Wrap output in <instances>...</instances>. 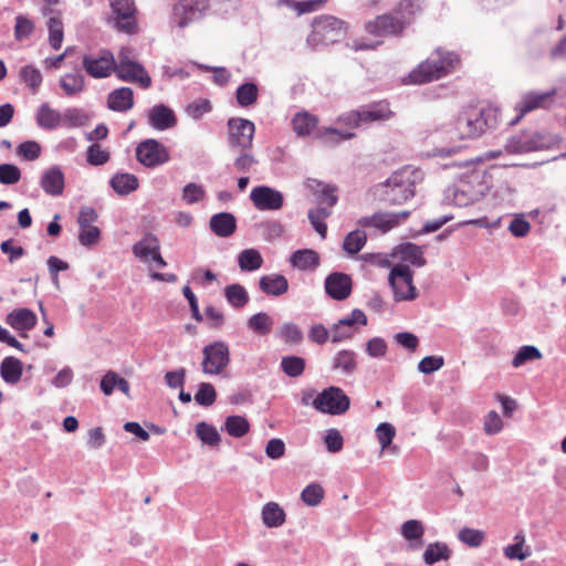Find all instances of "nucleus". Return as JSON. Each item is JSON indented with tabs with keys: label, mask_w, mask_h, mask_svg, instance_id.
I'll use <instances>...</instances> for the list:
<instances>
[{
	"label": "nucleus",
	"mask_w": 566,
	"mask_h": 566,
	"mask_svg": "<svg viewBox=\"0 0 566 566\" xmlns=\"http://www.w3.org/2000/svg\"><path fill=\"white\" fill-rule=\"evenodd\" d=\"M499 109L493 106L469 105L463 107L454 120L446 126L441 134H447L450 142L480 137L486 129L497 126Z\"/></svg>",
	"instance_id": "f257e3e1"
},
{
	"label": "nucleus",
	"mask_w": 566,
	"mask_h": 566,
	"mask_svg": "<svg viewBox=\"0 0 566 566\" xmlns=\"http://www.w3.org/2000/svg\"><path fill=\"white\" fill-rule=\"evenodd\" d=\"M424 0H401L394 12L366 23V31L376 36L400 35L412 17L422 9Z\"/></svg>",
	"instance_id": "f03ea898"
},
{
	"label": "nucleus",
	"mask_w": 566,
	"mask_h": 566,
	"mask_svg": "<svg viewBox=\"0 0 566 566\" xmlns=\"http://www.w3.org/2000/svg\"><path fill=\"white\" fill-rule=\"evenodd\" d=\"M459 62L457 53L438 48L426 61L410 72V81L413 84H424L439 80L452 73Z\"/></svg>",
	"instance_id": "7ed1b4c3"
},
{
	"label": "nucleus",
	"mask_w": 566,
	"mask_h": 566,
	"mask_svg": "<svg viewBox=\"0 0 566 566\" xmlns=\"http://www.w3.org/2000/svg\"><path fill=\"white\" fill-rule=\"evenodd\" d=\"M418 172L410 167L395 171L381 185V199L389 205H402L415 196Z\"/></svg>",
	"instance_id": "20e7f679"
},
{
	"label": "nucleus",
	"mask_w": 566,
	"mask_h": 566,
	"mask_svg": "<svg viewBox=\"0 0 566 566\" xmlns=\"http://www.w3.org/2000/svg\"><path fill=\"white\" fill-rule=\"evenodd\" d=\"M488 185L484 181V174L474 171L449 188L452 195V202L458 207H468L481 200L486 191Z\"/></svg>",
	"instance_id": "39448f33"
},
{
	"label": "nucleus",
	"mask_w": 566,
	"mask_h": 566,
	"mask_svg": "<svg viewBox=\"0 0 566 566\" xmlns=\"http://www.w3.org/2000/svg\"><path fill=\"white\" fill-rule=\"evenodd\" d=\"M559 142L558 136L548 133L521 132L507 139L505 148L509 153L525 154L554 148Z\"/></svg>",
	"instance_id": "423d86ee"
},
{
	"label": "nucleus",
	"mask_w": 566,
	"mask_h": 566,
	"mask_svg": "<svg viewBox=\"0 0 566 566\" xmlns=\"http://www.w3.org/2000/svg\"><path fill=\"white\" fill-rule=\"evenodd\" d=\"M345 35L344 22L332 15H322L314 20L313 30L307 36L312 49L339 42Z\"/></svg>",
	"instance_id": "0eeeda50"
},
{
	"label": "nucleus",
	"mask_w": 566,
	"mask_h": 566,
	"mask_svg": "<svg viewBox=\"0 0 566 566\" xmlns=\"http://www.w3.org/2000/svg\"><path fill=\"white\" fill-rule=\"evenodd\" d=\"M311 405L322 413L339 416L349 409L350 399L342 388L331 386L323 389Z\"/></svg>",
	"instance_id": "6e6552de"
},
{
	"label": "nucleus",
	"mask_w": 566,
	"mask_h": 566,
	"mask_svg": "<svg viewBox=\"0 0 566 566\" xmlns=\"http://www.w3.org/2000/svg\"><path fill=\"white\" fill-rule=\"evenodd\" d=\"M202 355L201 368L206 375H220L230 363L229 347L222 340L206 345L202 349Z\"/></svg>",
	"instance_id": "1a4fd4ad"
},
{
	"label": "nucleus",
	"mask_w": 566,
	"mask_h": 566,
	"mask_svg": "<svg viewBox=\"0 0 566 566\" xmlns=\"http://www.w3.org/2000/svg\"><path fill=\"white\" fill-rule=\"evenodd\" d=\"M255 133L253 122L244 118L228 120V145L231 150H250Z\"/></svg>",
	"instance_id": "9d476101"
},
{
	"label": "nucleus",
	"mask_w": 566,
	"mask_h": 566,
	"mask_svg": "<svg viewBox=\"0 0 566 566\" xmlns=\"http://www.w3.org/2000/svg\"><path fill=\"white\" fill-rule=\"evenodd\" d=\"M392 112L388 103L379 102L363 106L359 109L350 111L339 117V119L350 126L358 127L363 123H373L389 119Z\"/></svg>",
	"instance_id": "9b49d317"
},
{
	"label": "nucleus",
	"mask_w": 566,
	"mask_h": 566,
	"mask_svg": "<svg viewBox=\"0 0 566 566\" xmlns=\"http://www.w3.org/2000/svg\"><path fill=\"white\" fill-rule=\"evenodd\" d=\"M388 281L397 302L412 301L417 297L416 287L412 284V271L408 265H395L390 270Z\"/></svg>",
	"instance_id": "f8f14e48"
},
{
	"label": "nucleus",
	"mask_w": 566,
	"mask_h": 566,
	"mask_svg": "<svg viewBox=\"0 0 566 566\" xmlns=\"http://www.w3.org/2000/svg\"><path fill=\"white\" fill-rule=\"evenodd\" d=\"M137 160L147 168H155L169 160L168 149L156 139L148 138L136 147Z\"/></svg>",
	"instance_id": "ddd939ff"
},
{
	"label": "nucleus",
	"mask_w": 566,
	"mask_h": 566,
	"mask_svg": "<svg viewBox=\"0 0 566 566\" xmlns=\"http://www.w3.org/2000/svg\"><path fill=\"white\" fill-rule=\"evenodd\" d=\"M250 200L259 211H276L284 206L283 193L269 186H256L252 188Z\"/></svg>",
	"instance_id": "4468645a"
},
{
	"label": "nucleus",
	"mask_w": 566,
	"mask_h": 566,
	"mask_svg": "<svg viewBox=\"0 0 566 566\" xmlns=\"http://www.w3.org/2000/svg\"><path fill=\"white\" fill-rule=\"evenodd\" d=\"M208 8V0H179L174 7V20L180 28H185L203 17Z\"/></svg>",
	"instance_id": "2eb2a0df"
},
{
	"label": "nucleus",
	"mask_w": 566,
	"mask_h": 566,
	"mask_svg": "<svg viewBox=\"0 0 566 566\" xmlns=\"http://www.w3.org/2000/svg\"><path fill=\"white\" fill-rule=\"evenodd\" d=\"M111 7L115 13V27L117 30L127 34L137 32V22L135 19L134 0H111Z\"/></svg>",
	"instance_id": "dca6fc26"
},
{
	"label": "nucleus",
	"mask_w": 566,
	"mask_h": 566,
	"mask_svg": "<svg viewBox=\"0 0 566 566\" xmlns=\"http://www.w3.org/2000/svg\"><path fill=\"white\" fill-rule=\"evenodd\" d=\"M83 67L93 78L107 77L115 70L114 54L108 50H103L98 56L84 55Z\"/></svg>",
	"instance_id": "f3484780"
},
{
	"label": "nucleus",
	"mask_w": 566,
	"mask_h": 566,
	"mask_svg": "<svg viewBox=\"0 0 566 566\" xmlns=\"http://www.w3.org/2000/svg\"><path fill=\"white\" fill-rule=\"evenodd\" d=\"M556 94V90H551L548 92H527L524 93L521 97V101L516 103L515 111L518 112V115L515 119L511 122V124L517 123L521 117L525 114L537 109V108H546L551 102L553 96Z\"/></svg>",
	"instance_id": "a211bd4d"
},
{
	"label": "nucleus",
	"mask_w": 566,
	"mask_h": 566,
	"mask_svg": "<svg viewBox=\"0 0 566 566\" xmlns=\"http://www.w3.org/2000/svg\"><path fill=\"white\" fill-rule=\"evenodd\" d=\"M114 73L120 81L138 84L144 90L149 88L151 85L149 74L137 61L123 65L115 64Z\"/></svg>",
	"instance_id": "6ab92c4d"
},
{
	"label": "nucleus",
	"mask_w": 566,
	"mask_h": 566,
	"mask_svg": "<svg viewBox=\"0 0 566 566\" xmlns=\"http://www.w3.org/2000/svg\"><path fill=\"white\" fill-rule=\"evenodd\" d=\"M353 282L348 274L343 272H333L328 274L324 282L326 294L336 301L346 300L352 293Z\"/></svg>",
	"instance_id": "aec40b11"
},
{
	"label": "nucleus",
	"mask_w": 566,
	"mask_h": 566,
	"mask_svg": "<svg viewBox=\"0 0 566 566\" xmlns=\"http://www.w3.org/2000/svg\"><path fill=\"white\" fill-rule=\"evenodd\" d=\"M40 187L52 197L61 196L65 187V178L59 166H52L45 169L40 178Z\"/></svg>",
	"instance_id": "412c9836"
},
{
	"label": "nucleus",
	"mask_w": 566,
	"mask_h": 566,
	"mask_svg": "<svg viewBox=\"0 0 566 566\" xmlns=\"http://www.w3.org/2000/svg\"><path fill=\"white\" fill-rule=\"evenodd\" d=\"M38 318L33 311L29 308H18L10 312L6 317V323L25 337V333L36 325Z\"/></svg>",
	"instance_id": "4be33fe9"
},
{
	"label": "nucleus",
	"mask_w": 566,
	"mask_h": 566,
	"mask_svg": "<svg viewBox=\"0 0 566 566\" xmlns=\"http://www.w3.org/2000/svg\"><path fill=\"white\" fill-rule=\"evenodd\" d=\"M209 227L216 235L228 238L237 230V219L230 212H219L210 218Z\"/></svg>",
	"instance_id": "5701e85b"
},
{
	"label": "nucleus",
	"mask_w": 566,
	"mask_h": 566,
	"mask_svg": "<svg viewBox=\"0 0 566 566\" xmlns=\"http://www.w3.org/2000/svg\"><path fill=\"white\" fill-rule=\"evenodd\" d=\"M149 124L158 129V130H166L168 128H171L176 125V116L169 107L160 104L155 105L148 114Z\"/></svg>",
	"instance_id": "b1692460"
},
{
	"label": "nucleus",
	"mask_w": 566,
	"mask_h": 566,
	"mask_svg": "<svg viewBox=\"0 0 566 566\" xmlns=\"http://www.w3.org/2000/svg\"><path fill=\"white\" fill-rule=\"evenodd\" d=\"M290 263L301 271H314L319 265V255L312 249H300L290 255Z\"/></svg>",
	"instance_id": "393cba45"
},
{
	"label": "nucleus",
	"mask_w": 566,
	"mask_h": 566,
	"mask_svg": "<svg viewBox=\"0 0 566 566\" xmlns=\"http://www.w3.org/2000/svg\"><path fill=\"white\" fill-rule=\"evenodd\" d=\"M107 106L115 112H127L134 106V93L130 87H120L107 96Z\"/></svg>",
	"instance_id": "a878e982"
},
{
	"label": "nucleus",
	"mask_w": 566,
	"mask_h": 566,
	"mask_svg": "<svg viewBox=\"0 0 566 566\" xmlns=\"http://www.w3.org/2000/svg\"><path fill=\"white\" fill-rule=\"evenodd\" d=\"M260 290L270 296H281L289 290V281L282 274L263 275L259 280Z\"/></svg>",
	"instance_id": "bb28decb"
},
{
	"label": "nucleus",
	"mask_w": 566,
	"mask_h": 566,
	"mask_svg": "<svg viewBox=\"0 0 566 566\" xmlns=\"http://www.w3.org/2000/svg\"><path fill=\"white\" fill-rule=\"evenodd\" d=\"M332 369L343 375H353L357 369V354L350 349H342L332 359Z\"/></svg>",
	"instance_id": "cd10ccee"
},
{
	"label": "nucleus",
	"mask_w": 566,
	"mask_h": 566,
	"mask_svg": "<svg viewBox=\"0 0 566 566\" xmlns=\"http://www.w3.org/2000/svg\"><path fill=\"white\" fill-rule=\"evenodd\" d=\"M397 216L394 212H376L369 217H363L357 221L360 227H374L387 232L397 226Z\"/></svg>",
	"instance_id": "c85d7f7f"
},
{
	"label": "nucleus",
	"mask_w": 566,
	"mask_h": 566,
	"mask_svg": "<svg viewBox=\"0 0 566 566\" xmlns=\"http://www.w3.org/2000/svg\"><path fill=\"white\" fill-rule=\"evenodd\" d=\"M23 373V364L20 359L8 356L0 364V375L4 382L15 385L20 381Z\"/></svg>",
	"instance_id": "c756f323"
},
{
	"label": "nucleus",
	"mask_w": 566,
	"mask_h": 566,
	"mask_svg": "<svg viewBox=\"0 0 566 566\" xmlns=\"http://www.w3.org/2000/svg\"><path fill=\"white\" fill-rule=\"evenodd\" d=\"M132 250L136 258H138L143 262H148L150 260V256L157 250H160L159 240L155 234L147 233L133 245Z\"/></svg>",
	"instance_id": "7c9ffc66"
},
{
	"label": "nucleus",
	"mask_w": 566,
	"mask_h": 566,
	"mask_svg": "<svg viewBox=\"0 0 566 566\" xmlns=\"http://www.w3.org/2000/svg\"><path fill=\"white\" fill-rule=\"evenodd\" d=\"M35 120L41 128L53 130L62 122V115L57 111L51 108L48 103H43L36 111Z\"/></svg>",
	"instance_id": "2f4dec72"
},
{
	"label": "nucleus",
	"mask_w": 566,
	"mask_h": 566,
	"mask_svg": "<svg viewBox=\"0 0 566 566\" xmlns=\"http://www.w3.org/2000/svg\"><path fill=\"white\" fill-rule=\"evenodd\" d=\"M109 185L116 193L126 196L138 188V179L133 174L118 172L111 178Z\"/></svg>",
	"instance_id": "473e14b6"
},
{
	"label": "nucleus",
	"mask_w": 566,
	"mask_h": 566,
	"mask_svg": "<svg viewBox=\"0 0 566 566\" xmlns=\"http://www.w3.org/2000/svg\"><path fill=\"white\" fill-rule=\"evenodd\" d=\"M316 125L317 118L307 112H300L292 119L293 130L300 137L308 136Z\"/></svg>",
	"instance_id": "72a5a7b5"
},
{
	"label": "nucleus",
	"mask_w": 566,
	"mask_h": 566,
	"mask_svg": "<svg viewBox=\"0 0 566 566\" xmlns=\"http://www.w3.org/2000/svg\"><path fill=\"white\" fill-rule=\"evenodd\" d=\"M262 521L268 527H279L285 522V512L277 503L269 502L262 509Z\"/></svg>",
	"instance_id": "f704fd0d"
},
{
	"label": "nucleus",
	"mask_w": 566,
	"mask_h": 566,
	"mask_svg": "<svg viewBox=\"0 0 566 566\" xmlns=\"http://www.w3.org/2000/svg\"><path fill=\"white\" fill-rule=\"evenodd\" d=\"M60 86L67 96L81 93L85 87V78L81 72L66 73L60 78Z\"/></svg>",
	"instance_id": "c9c22d12"
},
{
	"label": "nucleus",
	"mask_w": 566,
	"mask_h": 566,
	"mask_svg": "<svg viewBox=\"0 0 566 566\" xmlns=\"http://www.w3.org/2000/svg\"><path fill=\"white\" fill-rule=\"evenodd\" d=\"M224 297L234 308H242L250 301L247 290L238 283L230 284L224 289Z\"/></svg>",
	"instance_id": "e433bc0d"
},
{
	"label": "nucleus",
	"mask_w": 566,
	"mask_h": 566,
	"mask_svg": "<svg viewBox=\"0 0 566 566\" xmlns=\"http://www.w3.org/2000/svg\"><path fill=\"white\" fill-rule=\"evenodd\" d=\"M238 263L242 271L252 272L262 266L263 259L258 250L245 249L239 253Z\"/></svg>",
	"instance_id": "4c0bfd02"
},
{
	"label": "nucleus",
	"mask_w": 566,
	"mask_h": 566,
	"mask_svg": "<svg viewBox=\"0 0 566 566\" xmlns=\"http://www.w3.org/2000/svg\"><path fill=\"white\" fill-rule=\"evenodd\" d=\"M451 556V551L448 545L442 542L429 544L423 553V560L427 565H433L440 560H448Z\"/></svg>",
	"instance_id": "58836bf2"
},
{
	"label": "nucleus",
	"mask_w": 566,
	"mask_h": 566,
	"mask_svg": "<svg viewBox=\"0 0 566 566\" xmlns=\"http://www.w3.org/2000/svg\"><path fill=\"white\" fill-rule=\"evenodd\" d=\"M273 325V318L264 312L252 315L247 322L249 329L262 336L268 335L272 331Z\"/></svg>",
	"instance_id": "ea45409f"
},
{
	"label": "nucleus",
	"mask_w": 566,
	"mask_h": 566,
	"mask_svg": "<svg viewBox=\"0 0 566 566\" xmlns=\"http://www.w3.org/2000/svg\"><path fill=\"white\" fill-rule=\"evenodd\" d=\"M331 214L332 211L325 207L310 209L307 212V217L312 227L322 238H325L327 232V226L324 220L327 219Z\"/></svg>",
	"instance_id": "a19ab883"
},
{
	"label": "nucleus",
	"mask_w": 566,
	"mask_h": 566,
	"mask_svg": "<svg viewBox=\"0 0 566 566\" xmlns=\"http://www.w3.org/2000/svg\"><path fill=\"white\" fill-rule=\"evenodd\" d=\"M399 254L402 261L409 262L416 266H423L426 260L423 258L422 249L413 243H405L399 247Z\"/></svg>",
	"instance_id": "79ce46f5"
},
{
	"label": "nucleus",
	"mask_w": 566,
	"mask_h": 566,
	"mask_svg": "<svg viewBox=\"0 0 566 566\" xmlns=\"http://www.w3.org/2000/svg\"><path fill=\"white\" fill-rule=\"evenodd\" d=\"M224 429L229 436L241 438L249 432L250 424L243 416H229L226 419Z\"/></svg>",
	"instance_id": "37998d69"
},
{
	"label": "nucleus",
	"mask_w": 566,
	"mask_h": 566,
	"mask_svg": "<svg viewBox=\"0 0 566 566\" xmlns=\"http://www.w3.org/2000/svg\"><path fill=\"white\" fill-rule=\"evenodd\" d=\"M314 182L317 187L315 191L318 195V207H325L331 210V208L334 207L338 200L336 195V187L316 180H314Z\"/></svg>",
	"instance_id": "c03bdc74"
},
{
	"label": "nucleus",
	"mask_w": 566,
	"mask_h": 566,
	"mask_svg": "<svg viewBox=\"0 0 566 566\" xmlns=\"http://www.w3.org/2000/svg\"><path fill=\"white\" fill-rule=\"evenodd\" d=\"M367 241V234L365 231L356 229L354 231H350L344 239L343 242V249L348 254H356L358 253Z\"/></svg>",
	"instance_id": "a18cd8bd"
},
{
	"label": "nucleus",
	"mask_w": 566,
	"mask_h": 566,
	"mask_svg": "<svg viewBox=\"0 0 566 566\" xmlns=\"http://www.w3.org/2000/svg\"><path fill=\"white\" fill-rule=\"evenodd\" d=\"M20 78L28 85L33 94L38 93L43 81L41 71L33 65L21 67Z\"/></svg>",
	"instance_id": "49530a36"
},
{
	"label": "nucleus",
	"mask_w": 566,
	"mask_h": 566,
	"mask_svg": "<svg viewBox=\"0 0 566 566\" xmlns=\"http://www.w3.org/2000/svg\"><path fill=\"white\" fill-rule=\"evenodd\" d=\"M281 368L289 377H300L305 370V359L300 356H285L281 360Z\"/></svg>",
	"instance_id": "de8ad7c7"
},
{
	"label": "nucleus",
	"mask_w": 566,
	"mask_h": 566,
	"mask_svg": "<svg viewBox=\"0 0 566 566\" xmlns=\"http://www.w3.org/2000/svg\"><path fill=\"white\" fill-rule=\"evenodd\" d=\"M258 86L254 83H244L237 88V101L240 106L249 107L258 99Z\"/></svg>",
	"instance_id": "09e8293b"
},
{
	"label": "nucleus",
	"mask_w": 566,
	"mask_h": 566,
	"mask_svg": "<svg viewBox=\"0 0 566 566\" xmlns=\"http://www.w3.org/2000/svg\"><path fill=\"white\" fill-rule=\"evenodd\" d=\"M49 28V41L54 50H59L62 45L64 32L63 23L56 15H51L48 22Z\"/></svg>",
	"instance_id": "8fccbe9b"
},
{
	"label": "nucleus",
	"mask_w": 566,
	"mask_h": 566,
	"mask_svg": "<svg viewBox=\"0 0 566 566\" xmlns=\"http://www.w3.org/2000/svg\"><path fill=\"white\" fill-rule=\"evenodd\" d=\"M196 433L198 438L208 446H217L220 442L219 432L213 426L207 422H199L196 426Z\"/></svg>",
	"instance_id": "3c124183"
},
{
	"label": "nucleus",
	"mask_w": 566,
	"mask_h": 566,
	"mask_svg": "<svg viewBox=\"0 0 566 566\" xmlns=\"http://www.w3.org/2000/svg\"><path fill=\"white\" fill-rule=\"evenodd\" d=\"M217 392L210 382H201L195 395V400L199 406L210 407L216 402Z\"/></svg>",
	"instance_id": "603ef678"
},
{
	"label": "nucleus",
	"mask_w": 566,
	"mask_h": 566,
	"mask_svg": "<svg viewBox=\"0 0 566 566\" xmlns=\"http://www.w3.org/2000/svg\"><path fill=\"white\" fill-rule=\"evenodd\" d=\"M485 537V533L480 530H474L470 527H463L458 533V538L463 544L470 547H479L482 545Z\"/></svg>",
	"instance_id": "864d4df0"
},
{
	"label": "nucleus",
	"mask_w": 566,
	"mask_h": 566,
	"mask_svg": "<svg viewBox=\"0 0 566 566\" xmlns=\"http://www.w3.org/2000/svg\"><path fill=\"white\" fill-rule=\"evenodd\" d=\"M88 120V116L81 108L72 107L64 111L62 122L70 127L84 126Z\"/></svg>",
	"instance_id": "5fc2aeb1"
},
{
	"label": "nucleus",
	"mask_w": 566,
	"mask_h": 566,
	"mask_svg": "<svg viewBox=\"0 0 566 566\" xmlns=\"http://www.w3.org/2000/svg\"><path fill=\"white\" fill-rule=\"evenodd\" d=\"M542 357L537 347L532 345L522 346L513 358L512 365L521 367L527 361L539 359Z\"/></svg>",
	"instance_id": "6e6d98bb"
},
{
	"label": "nucleus",
	"mask_w": 566,
	"mask_h": 566,
	"mask_svg": "<svg viewBox=\"0 0 566 566\" xmlns=\"http://www.w3.org/2000/svg\"><path fill=\"white\" fill-rule=\"evenodd\" d=\"M34 23L25 15L19 14L15 18L14 38L17 41L28 39L34 31Z\"/></svg>",
	"instance_id": "4d7b16f0"
},
{
	"label": "nucleus",
	"mask_w": 566,
	"mask_h": 566,
	"mask_svg": "<svg viewBox=\"0 0 566 566\" xmlns=\"http://www.w3.org/2000/svg\"><path fill=\"white\" fill-rule=\"evenodd\" d=\"M324 496V490L319 484L312 483L307 485L301 493L302 501L310 505L316 506L321 503Z\"/></svg>",
	"instance_id": "13d9d810"
},
{
	"label": "nucleus",
	"mask_w": 566,
	"mask_h": 566,
	"mask_svg": "<svg viewBox=\"0 0 566 566\" xmlns=\"http://www.w3.org/2000/svg\"><path fill=\"white\" fill-rule=\"evenodd\" d=\"M355 137V134L352 132H343L333 127H325L321 132V138L326 144L335 145L340 143L342 140H348Z\"/></svg>",
	"instance_id": "bf43d9fd"
},
{
	"label": "nucleus",
	"mask_w": 566,
	"mask_h": 566,
	"mask_svg": "<svg viewBox=\"0 0 566 566\" xmlns=\"http://www.w3.org/2000/svg\"><path fill=\"white\" fill-rule=\"evenodd\" d=\"M279 336L287 344H300L303 340L302 331L293 323H284L279 331Z\"/></svg>",
	"instance_id": "052dcab7"
},
{
	"label": "nucleus",
	"mask_w": 566,
	"mask_h": 566,
	"mask_svg": "<svg viewBox=\"0 0 566 566\" xmlns=\"http://www.w3.org/2000/svg\"><path fill=\"white\" fill-rule=\"evenodd\" d=\"M424 533V528L421 522L417 520H408L401 526V534L408 541L421 539Z\"/></svg>",
	"instance_id": "680f3d73"
},
{
	"label": "nucleus",
	"mask_w": 566,
	"mask_h": 566,
	"mask_svg": "<svg viewBox=\"0 0 566 566\" xmlns=\"http://www.w3.org/2000/svg\"><path fill=\"white\" fill-rule=\"evenodd\" d=\"M21 178V171L18 166L13 164H1L0 165V184L2 185H14Z\"/></svg>",
	"instance_id": "e2e57ef3"
},
{
	"label": "nucleus",
	"mask_w": 566,
	"mask_h": 566,
	"mask_svg": "<svg viewBox=\"0 0 566 566\" xmlns=\"http://www.w3.org/2000/svg\"><path fill=\"white\" fill-rule=\"evenodd\" d=\"M86 160L92 166H101L109 160V154L98 144H93L87 148Z\"/></svg>",
	"instance_id": "0e129e2a"
},
{
	"label": "nucleus",
	"mask_w": 566,
	"mask_h": 566,
	"mask_svg": "<svg viewBox=\"0 0 566 566\" xmlns=\"http://www.w3.org/2000/svg\"><path fill=\"white\" fill-rule=\"evenodd\" d=\"M444 365L442 356H426L418 364V370L424 375H430Z\"/></svg>",
	"instance_id": "69168bd1"
},
{
	"label": "nucleus",
	"mask_w": 566,
	"mask_h": 566,
	"mask_svg": "<svg viewBox=\"0 0 566 566\" xmlns=\"http://www.w3.org/2000/svg\"><path fill=\"white\" fill-rule=\"evenodd\" d=\"M17 154L27 160H35L41 155V146L34 140L23 142L17 147Z\"/></svg>",
	"instance_id": "338daca9"
},
{
	"label": "nucleus",
	"mask_w": 566,
	"mask_h": 566,
	"mask_svg": "<svg viewBox=\"0 0 566 566\" xmlns=\"http://www.w3.org/2000/svg\"><path fill=\"white\" fill-rule=\"evenodd\" d=\"M259 227L268 241H273L280 238L284 232L282 223L276 220L263 221Z\"/></svg>",
	"instance_id": "774afa93"
}]
</instances>
